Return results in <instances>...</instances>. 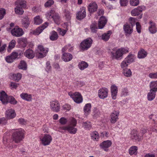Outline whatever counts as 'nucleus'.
Returning a JSON list of instances; mask_svg holds the SVG:
<instances>
[{
    "instance_id": "nucleus-59",
    "label": "nucleus",
    "mask_w": 157,
    "mask_h": 157,
    "mask_svg": "<svg viewBox=\"0 0 157 157\" xmlns=\"http://www.w3.org/2000/svg\"><path fill=\"white\" fill-rule=\"evenodd\" d=\"M46 55V54H45V53H43L42 52H39L38 53L36 54V56L38 58H42L45 56Z\"/></svg>"
},
{
    "instance_id": "nucleus-45",
    "label": "nucleus",
    "mask_w": 157,
    "mask_h": 157,
    "mask_svg": "<svg viewBox=\"0 0 157 157\" xmlns=\"http://www.w3.org/2000/svg\"><path fill=\"white\" fill-rule=\"evenodd\" d=\"M128 63L132 62L134 61L133 57L132 54L129 55L125 59Z\"/></svg>"
},
{
    "instance_id": "nucleus-50",
    "label": "nucleus",
    "mask_w": 157,
    "mask_h": 157,
    "mask_svg": "<svg viewBox=\"0 0 157 157\" xmlns=\"http://www.w3.org/2000/svg\"><path fill=\"white\" fill-rule=\"evenodd\" d=\"M38 49L40 51V52H42L45 54H47L48 51V49H47L45 50L44 48L42 45H39L38 46Z\"/></svg>"
},
{
    "instance_id": "nucleus-52",
    "label": "nucleus",
    "mask_w": 157,
    "mask_h": 157,
    "mask_svg": "<svg viewBox=\"0 0 157 157\" xmlns=\"http://www.w3.org/2000/svg\"><path fill=\"white\" fill-rule=\"evenodd\" d=\"M54 2L53 0H49L44 4V6L46 7H48L54 4Z\"/></svg>"
},
{
    "instance_id": "nucleus-28",
    "label": "nucleus",
    "mask_w": 157,
    "mask_h": 157,
    "mask_svg": "<svg viewBox=\"0 0 157 157\" xmlns=\"http://www.w3.org/2000/svg\"><path fill=\"white\" fill-rule=\"evenodd\" d=\"M111 34V31H108L107 33H105L101 35V39L105 41H107L109 40Z\"/></svg>"
},
{
    "instance_id": "nucleus-44",
    "label": "nucleus",
    "mask_w": 157,
    "mask_h": 157,
    "mask_svg": "<svg viewBox=\"0 0 157 157\" xmlns=\"http://www.w3.org/2000/svg\"><path fill=\"white\" fill-rule=\"evenodd\" d=\"M91 138L94 140H97L99 138V135L98 132L95 131L91 134Z\"/></svg>"
},
{
    "instance_id": "nucleus-34",
    "label": "nucleus",
    "mask_w": 157,
    "mask_h": 157,
    "mask_svg": "<svg viewBox=\"0 0 157 157\" xmlns=\"http://www.w3.org/2000/svg\"><path fill=\"white\" fill-rule=\"evenodd\" d=\"M151 91H154L156 92L157 91V81L152 82L150 84Z\"/></svg>"
},
{
    "instance_id": "nucleus-22",
    "label": "nucleus",
    "mask_w": 157,
    "mask_h": 157,
    "mask_svg": "<svg viewBox=\"0 0 157 157\" xmlns=\"http://www.w3.org/2000/svg\"><path fill=\"white\" fill-rule=\"evenodd\" d=\"M6 114L8 119H10L15 117L16 114L14 110L12 109H8L6 111Z\"/></svg>"
},
{
    "instance_id": "nucleus-51",
    "label": "nucleus",
    "mask_w": 157,
    "mask_h": 157,
    "mask_svg": "<svg viewBox=\"0 0 157 157\" xmlns=\"http://www.w3.org/2000/svg\"><path fill=\"white\" fill-rule=\"evenodd\" d=\"M130 3L132 6H137L139 3V0H130Z\"/></svg>"
},
{
    "instance_id": "nucleus-53",
    "label": "nucleus",
    "mask_w": 157,
    "mask_h": 157,
    "mask_svg": "<svg viewBox=\"0 0 157 157\" xmlns=\"http://www.w3.org/2000/svg\"><path fill=\"white\" fill-rule=\"evenodd\" d=\"M128 63H127V62L124 60V61L122 62L121 63V67L124 69H125L128 65Z\"/></svg>"
},
{
    "instance_id": "nucleus-6",
    "label": "nucleus",
    "mask_w": 157,
    "mask_h": 157,
    "mask_svg": "<svg viewBox=\"0 0 157 157\" xmlns=\"http://www.w3.org/2000/svg\"><path fill=\"white\" fill-rule=\"evenodd\" d=\"M144 9H145V7L144 6H139L131 11V14L133 16H138V18L141 19L142 18L143 15L142 12Z\"/></svg>"
},
{
    "instance_id": "nucleus-63",
    "label": "nucleus",
    "mask_w": 157,
    "mask_h": 157,
    "mask_svg": "<svg viewBox=\"0 0 157 157\" xmlns=\"http://www.w3.org/2000/svg\"><path fill=\"white\" fill-rule=\"evenodd\" d=\"M121 50L122 52L123 55L124 54L128 52V48H122L121 49Z\"/></svg>"
},
{
    "instance_id": "nucleus-58",
    "label": "nucleus",
    "mask_w": 157,
    "mask_h": 157,
    "mask_svg": "<svg viewBox=\"0 0 157 157\" xmlns=\"http://www.w3.org/2000/svg\"><path fill=\"white\" fill-rule=\"evenodd\" d=\"M149 77L151 78H157V72L156 73H151L149 74Z\"/></svg>"
},
{
    "instance_id": "nucleus-24",
    "label": "nucleus",
    "mask_w": 157,
    "mask_h": 157,
    "mask_svg": "<svg viewBox=\"0 0 157 157\" xmlns=\"http://www.w3.org/2000/svg\"><path fill=\"white\" fill-rule=\"evenodd\" d=\"M118 91L117 88L115 85H112L111 87V91L112 98L113 99L116 98Z\"/></svg>"
},
{
    "instance_id": "nucleus-37",
    "label": "nucleus",
    "mask_w": 157,
    "mask_h": 157,
    "mask_svg": "<svg viewBox=\"0 0 157 157\" xmlns=\"http://www.w3.org/2000/svg\"><path fill=\"white\" fill-rule=\"evenodd\" d=\"M51 34L50 36V40L52 41L57 40L58 37L57 33L55 31H53Z\"/></svg>"
},
{
    "instance_id": "nucleus-33",
    "label": "nucleus",
    "mask_w": 157,
    "mask_h": 157,
    "mask_svg": "<svg viewBox=\"0 0 157 157\" xmlns=\"http://www.w3.org/2000/svg\"><path fill=\"white\" fill-rule=\"evenodd\" d=\"M6 134H5L3 137V142L4 144H6L7 145V147L8 148L10 149H12L13 147L11 145V144H9L8 140H7L8 137L7 136H6Z\"/></svg>"
},
{
    "instance_id": "nucleus-21",
    "label": "nucleus",
    "mask_w": 157,
    "mask_h": 157,
    "mask_svg": "<svg viewBox=\"0 0 157 157\" xmlns=\"http://www.w3.org/2000/svg\"><path fill=\"white\" fill-rule=\"evenodd\" d=\"M24 56L29 59H33L35 56V53L33 50L29 49L26 50L24 53Z\"/></svg>"
},
{
    "instance_id": "nucleus-46",
    "label": "nucleus",
    "mask_w": 157,
    "mask_h": 157,
    "mask_svg": "<svg viewBox=\"0 0 157 157\" xmlns=\"http://www.w3.org/2000/svg\"><path fill=\"white\" fill-rule=\"evenodd\" d=\"M34 24L36 25H39L42 22V20L40 18L39 16L36 17L34 19Z\"/></svg>"
},
{
    "instance_id": "nucleus-60",
    "label": "nucleus",
    "mask_w": 157,
    "mask_h": 157,
    "mask_svg": "<svg viewBox=\"0 0 157 157\" xmlns=\"http://www.w3.org/2000/svg\"><path fill=\"white\" fill-rule=\"evenodd\" d=\"M10 56H11L12 58L14 60L17 58L18 56V54L17 52H13L11 54Z\"/></svg>"
},
{
    "instance_id": "nucleus-61",
    "label": "nucleus",
    "mask_w": 157,
    "mask_h": 157,
    "mask_svg": "<svg viewBox=\"0 0 157 157\" xmlns=\"http://www.w3.org/2000/svg\"><path fill=\"white\" fill-rule=\"evenodd\" d=\"M128 2V0H120V4L122 6H126Z\"/></svg>"
},
{
    "instance_id": "nucleus-39",
    "label": "nucleus",
    "mask_w": 157,
    "mask_h": 157,
    "mask_svg": "<svg viewBox=\"0 0 157 157\" xmlns=\"http://www.w3.org/2000/svg\"><path fill=\"white\" fill-rule=\"evenodd\" d=\"M11 76L14 80L18 82L21 78V74L20 73H18L16 74H13Z\"/></svg>"
},
{
    "instance_id": "nucleus-20",
    "label": "nucleus",
    "mask_w": 157,
    "mask_h": 157,
    "mask_svg": "<svg viewBox=\"0 0 157 157\" xmlns=\"http://www.w3.org/2000/svg\"><path fill=\"white\" fill-rule=\"evenodd\" d=\"M88 8L90 13H93L97 11L98 6L95 2H92L89 5Z\"/></svg>"
},
{
    "instance_id": "nucleus-57",
    "label": "nucleus",
    "mask_w": 157,
    "mask_h": 157,
    "mask_svg": "<svg viewBox=\"0 0 157 157\" xmlns=\"http://www.w3.org/2000/svg\"><path fill=\"white\" fill-rule=\"evenodd\" d=\"M67 122V120L63 117H61L59 120V122L62 125L65 124Z\"/></svg>"
},
{
    "instance_id": "nucleus-8",
    "label": "nucleus",
    "mask_w": 157,
    "mask_h": 157,
    "mask_svg": "<svg viewBox=\"0 0 157 157\" xmlns=\"http://www.w3.org/2000/svg\"><path fill=\"white\" fill-rule=\"evenodd\" d=\"M50 109L52 111L58 112L60 111V105L57 101H52L50 102Z\"/></svg>"
},
{
    "instance_id": "nucleus-15",
    "label": "nucleus",
    "mask_w": 157,
    "mask_h": 157,
    "mask_svg": "<svg viewBox=\"0 0 157 157\" xmlns=\"http://www.w3.org/2000/svg\"><path fill=\"white\" fill-rule=\"evenodd\" d=\"M52 140V136L49 134H45L41 140L42 143L44 146L48 145Z\"/></svg>"
},
{
    "instance_id": "nucleus-43",
    "label": "nucleus",
    "mask_w": 157,
    "mask_h": 157,
    "mask_svg": "<svg viewBox=\"0 0 157 157\" xmlns=\"http://www.w3.org/2000/svg\"><path fill=\"white\" fill-rule=\"evenodd\" d=\"M122 72L123 74L127 77H130L132 75V72L130 69H124Z\"/></svg>"
},
{
    "instance_id": "nucleus-4",
    "label": "nucleus",
    "mask_w": 157,
    "mask_h": 157,
    "mask_svg": "<svg viewBox=\"0 0 157 157\" xmlns=\"http://www.w3.org/2000/svg\"><path fill=\"white\" fill-rule=\"evenodd\" d=\"M24 130H19L13 133L12 135L13 141L16 143H19L24 138Z\"/></svg>"
},
{
    "instance_id": "nucleus-62",
    "label": "nucleus",
    "mask_w": 157,
    "mask_h": 157,
    "mask_svg": "<svg viewBox=\"0 0 157 157\" xmlns=\"http://www.w3.org/2000/svg\"><path fill=\"white\" fill-rule=\"evenodd\" d=\"M136 29L137 32L139 33H141V26L139 22L136 23Z\"/></svg>"
},
{
    "instance_id": "nucleus-27",
    "label": "nucleus",
    "mask_w": 157,
    "mask_h": 157,
    "mask_svg": "<svg viewBox=\"0 0 157 157\" xmlns=\"http://www.w3.org/2000/svg\"><path fill=\"white\" fill-rule=\"evenodd\" d=\"M30 21L28 17L26 16L24 17L21 21L22 25L26 29L29 26L30 24Z\"/></svg>"
},
{
    "instance_id": "nucleus-42",
    "label": "nucleus",
    "mask_w": 157,
    "mask_h": 157,
    "mask_svg": "<svg viewBox=\"0 0 157 157\" xmlns=\"http://www.w3.org/2000/svg\"><path fill=\"white\" fill-rule=\"evenodd\" d=\"M16 43V42L15 40H12L11 42L9 43L7 49L8 52H10L11 50L14 47Z\"/></svg>"
},
{
    "instance_id": "nucleus-19",
    "label": "nucleus",
    "mask_w": 157,
    "mask_h": 157,
    "mask_svg": "<svg viewBox=\"0 0 157 157\" xmlns=\"http://www.w3.org/2000/svg\"><path fill=\"white\" fill-rule=\"evenodd\" d=\"M72 58V55L69 53L65 52L63 53L61 57L62 59L65 62L71 61Z\"/></svg>"
},
{
    "instance_id": "nucleus-35",
    "label": "nucleus",
    "mask_w": 157,
    "mask_h": 157,
    "mask_svg": "<svg viewBox=\"0 0 157 157\" xmlns=\"http://www.w3.org/2000/svg\"><path fill=\"white\" fill-rule=\"evenodd\" d=\"M154 91H151V90H150V92L148 93L147 95V99L149 101H152L155 98L156 95Z\"/></svg>"
},
{
    "instance_id": "nucleus-2",
    "label": "nucleus",
    "mask_w": 157,
    "mask_h": 157,
    "mask_svg": "<svg viewBox=\"0 0 157 157\" xmlns=\"http://www.w3.org/2000/svg\"><path fill=\"white\" fill-rule=\"evenodd\" d=\"M0 100L3 104H6L9 102L13 105L17 103V101L12 96H8L4 90L0 92Z\"/></svg>"
},
{
    "instance_id": "nucleus-14",
    "label": "nucleus",
    "mask_w": 157,
    "mask_h": 157,
    "mask_svg": "<svg viewBox=\"0 0 157 157\" xmlns=\"http://www.w3.org/2000/svg\"><path fill=\"white\" fill-rule=\"evenodd\" d=\"M130 137L132 140L135 141H140L141 139L139 132L135 130L131 132Z\"/></svg>"
},
{
    "instance_id": "nucleus-10",
    "label": "nucleus",
    "mask_w": 157,
    "mask_h": 157,
    "mask_svg": "<svg viewBox=\"0 0 157 157\" xmlns=\"http://www.w3.org/2000/svg\"><path fill=\"white\" fill-rule=\"evenodd\" d=\"M119 111L118 110L113 111L110 116V121L112 124L115 123L118 119Z\"/></svg>"
},
{
    "instance_id": "nucleus-49",
    "label": "nucleus",
    "mask_w": 157,
    "mask_h": 157,
    "mask_svg": "<svg viewBox=\"0 0 157 157\" xmlns=\"http://www.w3.org/2000/svg\"><path fill=\"white\" fill-rule=\"evenodd\" d=\"M6 14V11L4 8H1L0 9V20L2 19Z\"/></svg>"
},
{
    "instance_id": "nucleus-32",
    "label": "nucleus",
    "mask_w": 157,
    "mask_h": 157,
    "mask_svg": "<svg viewBox=\"0 0 157 157\" xmlns=\"http://www.w3.org/2000/svg\"><path fill=\"white\" fill-rule=\"evenodd\" d=\"M78 66L80 70H83L88 67V64L85 61H82L79 63Z\"/></svg>"
},
{
    "instance_id": "nucleus-9",
    "label": "nucleus",
    "mask_w": 157,
    "mask_h": 157,
    "mask_svg": "<svg viewBox=\"0 0 157 157\" xmlns=\"http://www.w3.org/2000/svg\"><path fill=\"white\" fill-rule=\"evenodd\" d=\"M11 33L13 36L19 37L23 34L24 32L22 29L19 28L18 26H16L11 30Z\"/></svg>"
},
{
    "instance_id": "nucleus-18",
    "label": "nucleus",
    "mask_w": 157,
    "mask_h": 157,
    "mask_svg": "<svg viewBox=\"0 0 157 157\" xmlns=\"http://www.w3.org/2000/svg\"><path fill=\"white\" fill-rule=\"evenodd\" d=\"M75 126H63L61 128V129L65 130H67L70 134H75L77 131L76 128H75Z\"/></svg>"
},
{
    "instance_id": "nucleus-16",
    "label": "nucleus",
    "mask_w": 157,
    "mask_h": 157,
    "mask_svg": "<svg viewBox=\"0 0 157 157\" xmlns=\"http://www.w3.org/2000/svg\"><path fill=\"white\" fill-rule=\"evenodd\" d=\"M48 23L45 22L44 24L38 27L36 29L33 31V34L36 35H38L41 33L43 30L48 26Z\"/></svg>"
},
{
    "instance_id": "nucleus-25",
    "label": "nucleus",
    "mask_w": 157,
    "mask_h": 157,
    "mask_svg": "<svg viewBox=\"0 0 157 157\" xmlns=\"http://www.w3.org/2000/svg\"><path fill=\"white\" fill-rule=\"evenodd\" d=\"M150 26L149 28V30L152 34H154L157 32L156 28L155 26V24L152 21H151L149 22Z\"/></svg>"
},
{
    "instance_id": "nucleus-23",
    "label": "nucleus",
    "mask_w": 157,
    "mask_h": 157,
    "mask_svg": "<svg viewBox=\"0 0 157 157\" xmlns=\"http://www.w3.org/2000/svg\"><path fill=\"white\" fill-rule=\"evenodd\" d=\"M75 95L73 98L74 101L76 103H81L82 101V98L81 95L79 92H75Z\"/></svg>"
},
{
    "instance_id": "nucleus-41",
    "label": "nucleus",
    "mask_w": 157,
    "mask_h": 157,
    "mask_svg": "<svg viewBox=\"0 0 157 157\" xmlns=\"http://www.w3.org/2000/svg\"><path fill=\"white\" fill-rule=\"evenodd\" d=\"M27 64L24 60H21L20 62L19 68L23 70H26L27 69Z\"/></svg>"
},
{
    "instance_id": "nucleus-7",
    "label": "nucleus",
    "mask_w": 157,
    "mask_h": 157,
    "mask_svg": "<svg viewBox=\"0 0 157 157\" xmlns=\"http://www.w3.org/2000/svg\"><path fill=\"white\" fill-rule=\"evenodd\" d=\"M47 17L49 18H52L56 24H59L60 17L59 14L58 13H56L54 10H51L48 12L47 13Z\"/></svg>"
},
{
    "instance_id": "nucleus-3",
    "label": "nucleus",
    "mask_w": 157,
    "mask_h": 157,
    "mask_svg": "<svg viewBox=\"0 0 157 157\" xmlns=\"http://www.w3.org/2000/svg\"><path fill=\"white\" fill-rule=\"evenodd\" d=\"M134 20V18L130 17L129 18L130 23H126L124 25L123 29L126 36L128 35H130L133 32V27L135 24Z\"/></svg>"
},
{
    "instance_id": "nucleus-13",
    "label": "nucleus",
    "mask_w": 157,
    "mask_h": 157,
    "mask_svg": "<svg viewBox=\"0 0 157 157\" xmlns=\"http://www.w3.org/2000/svg\"><path fill=\"white\" fill-rule=\"evenodd\" d=\"M108 90L107 88H102L100 89L98 91V95L101 99H104L108 96Z\"/></svg>"
},
{
    "instance_id": "nucleus-55",
    "label": "nucleus",
    "mask_w": 157,
    "mask_h": 157,
    "mask_svg": "<svg viewBox=\"0 0 157 157\" xmlns=\"http://www.w3.org/2000/svg\"><path fill=\"white\" fill-rule=\"evenodd\" d=\"M71 124L73 126H75L77 124V120L75 118L72 117L70 121Z\"/></svg>"
},
{
    "instance_id": "nucleus-1",
    "label": "nucleus",
    "mask_w": 157,
    "mask_h": 157,
    "mask_svg": "<svg viewBox=\"0 0 157 157\" xmlns=\"http://www.w3.org/2000/svg\"><path fill=\"white\" fill-rule=\"evenodd\" d=\"M107 22V19L104 16H102L100 17L98 21V24L94 22L90 26V28L92 32L96 33L98 29H102L105 26Z\"/></svg>"
},
{
    "instance_id": "nucleus-36",
    "label": "nucleus",
    "mask_w": 157,
    "mask_h": 157,
    "mask_svg": "<svg viewBox=\"0 0 157 157\" xmlns=\"http://www.w3.org/2000/svg\"><path fill=\"white\" fill-rule=\"evenodd\" d=\"M137 147L136 146H132L129 149V153L131 155L133 154L136 155L137 152Z\"/></svg>"
},
{
    "instance_id": "nucleus-11",
    "label": "nucleus",
    "mask_w": 157,
    "mask_h": 157,
    "mask_svg": "<svg viewBox=\"0 0 157 157\" xmlns=\"http://www.w3.org/2000/svg\"><path fill=\"white\" fill-rule=\"evenodd\" d=\"M109 50V52L111 53V56L113 59L118 60L121 59L122 58L123 54L121 50V48L118 49L116 51L115 53L112 51H110V50Z\"/></svg>"
},
{
    "instance_id": "nucleus-54",
    "label": "nucleus",
    "mask_w": 157,
    "mask_h": 157,
    "mask_svg": "<svg viewBox=\"0 0 157 157\" xmlns=\"http://www.w3.org/2000/svg\"><path fill=\"white\" fill-rule=\"evenodd\" d=\"M83 125L84 128H89L91 127L90 122L88 121H86L83 123Z\"/></svg>"
},
{
    "instance_id": "nucleus-17",
    "label": "nucleus",
    "mask_w": 157,
    "mask_h": 157,
    "mask_svg": "<svg viewBox=\"0 0 157 157\" xmlns=\"http://www.w3.org/2000/svg\"><path fill=\"white\" fill-rule=\"evenodd\" d=\"M112 143L111 141L109 140L104 141L100 144V146L103 149L107 151L109 150L108 148L111 146Z\"/></svg>"
},
{
    "instance_id": "nucleus-30",
    "label": "nucleus",
    "mask_w": 157,
    "mask_h": 157,
    "mask_svg": "<svg viewBox=\"0 0 157 157\" xmlns=\"http://www.w3.org/2000/svg\"><path fill=\"white\" fill-rule=\"evenodd\" d=\"M20 96L22 99L28 101H32V96L30 94L29 95L27 93H22L21 94Z\"/></svg>"
},
{
    "instance_id": "nucleus-64",
    "label": "nucleus",
    "mask_w": 157,
    "mask_h": 157,
    "mask_svg": "<svg viewBox=\"0 0 157 157\" xmlns=\"http://www.w3.org/2000/svg\"><path fill=\"white\" fill-rule=\"evenodd\" d=\"M46 69L47 71H48L51 69V67L50 65V62L49 61L47 62L46 63Z\"/></svg>"
},
{
    "instance_id": "nucleus-12",
    "label": "nucleus",
    "mask_w": 157,
    "mask_h": 157,
    "mask_svg": "<svg viewBox=\"0 0 157 157\" xmlns=\"http://www.w3.org/2000/svg\"><path fill=\"white\" fill-rule=\"evenodd\" d=\"M76 18L79 20L84 19L86 16V9L84 7L80 8V11L76 14Z\"/></svg>"
},
{
    "instance_id": "nucleus-48",
    "label": "nucleus",
    "mask_w": 157,
    "mask_h": 157,
    "mask_svg": "<svg viewBox=\"0 0 157 157\" xmlns=\"http://www.w3.org/2000/svg\"><path fill=\"white\" fill-rule=\"evenodd\" d=\"M128 91L127 88H124L122 90L121 96L125 97L128 95Z\"/></svg>"
},
{
    "instance_id": "nucleus-29",
    "label": "nucleus",
    "mask_w": 157,
    "mask_h": 157,
    "mask_svg": "<svg viewBox=\"0 0 157 157\" xmlns=\"http://www.w3.org/2000/svg\"><path fill=\"white\" fill-rule=\"evenodd\" d=\"M101 115V113L99 110L96 108H94L92 110V115L94 118L97 119Z\"/></svg>"
},
{
    "instance_id": "nucleus-38",
    "label": "nucleus",
    "mask_w": 157,
    "mask_h": 157,
    "mask_svg": "<svg viewBox=\"0 0 157 157\" xmlns=\"http://www.w3.org/2000/svg\"><path fill=\"white\" fill-rule=\"evenodd\" d=\"M64 13V16L65 19L67 21H69L71 17V14L70 12L68 10L65 9L63 11Z\"/></svg>"
},
{
    "instance_id": "nucleus-56",
    "label": "nucleus",
    "mask_w": 157,
    "mask_h": 157,
    "mask_svg": "<svg viewBox=\"0 0 157 157\" xmlns=\"http://www.w3.org/2000/svg\"><path fill=\"white\" fill-rule=\"evenodd\" d=\"M6 61L8 63H12L13 61V59L12 58L11 56H9L5 58Z\"/></svg>"
},
{
    "instance_id": "nucleus-47",
    "label": "nucleus",
    "mask_w": 157,
    "mask_h": 157,
    "mask_svg": "<svg viewBox=\"0 0 157 157\" xmlns=\"http://www.w3.org/2000/svg\"><path fill=\"white\" fill-rule=\"evenodd\" d=\"M15 12L17 14H22L24 13L23 8L16 7L15 8Z\"/></svg>"
},
{
    "instance_id": "nucleus-40",
    "label": "nucleus",
    "mask_w": 157,
    "mask_h": 157,
    "mask_svg": "<svg viewBox=\"0 0 157 157\" xmlns=\"http://www.w3.org/2000/svg\"><path fill=\"white\" fill-rule=\"evenodd\" d=\"M91 105L90 103H88L86 105L84 108V112L86 114L88 115L90 111Z\"/></svg>"
},
{
    "instance_id": "nucleus-5",
    "label": "nucleus",
    "mask_w": 157,
    "mask_h": 157,
    "mask_svg": "<svg viewBox=\"0 0 157 157\" xmlns=\"http://www.w3.org/2000/svg\"><path fill=\"white\" fill-rule=\"evenodd\" d=\"M93 40L90 38H88L82 41L80 44V48L82 50H87L92 43Z\"/></svg>"
},
{
    "instance_id": "nucleus-26",
    "label": "nucleus",
    "mask_w": 157,
    "mask_h": 157,
    "mask_svg": "<svg viewBox=\"0 0 157 157\" xmlns=\"http://www.w3.org/2000/svg\"><path fill=\"white\" fill-rule=\"evenodd\" d=\"M15 3L16 7L18 8H24L26 7L25 2L24 0H17Z\"/></svg>"
},
{
    "instance_id": "nucleus-31",
    "label": "nucleus",
    "mask_w": 157,
    "mask_h": 157,
    "mask_svg": "<svg viewBox=\"0 0 157 157\" xmlns=\"http://www.w3.org/2000/svg\"><path fill=\"white\" fill-rule=\"evenodd\" d=\"M147 54V52L144 49H141L138 52V57L139 59L144 58Z\"/></svg>"
}]
</instances>
